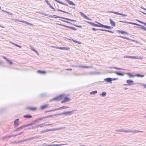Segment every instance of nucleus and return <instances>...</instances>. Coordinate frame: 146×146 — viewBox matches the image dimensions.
<instances>
[{
    "label": "nucleus",
    "mask_w": 146,
    "mask_h": 146,
    "mask_svg": "<svg viewBox=\"0 0 146 146\" xmlns=\"http://www.w3.org/2000/svg\"><path fill=\"white\" fill-rule=\"evenodd\" d=\"M106 94V92H103L101 94H100V95L102 96V97H105Z\"/></svg>",
    "instance_id": "29"
},
{
    "label": "nucleus",
    "mask_w": 146,
    "mask_h": 146,
    "mask_svg": "<svg viewBox=\"0 0 146 146\" xmlns=\"http://www.w3.org/2000/svg\"><path fill=\"white\" fill-rule=\"evenodd\" d=\"M51 129H46V130H45L44 131H42V132H48L49 131H51Z\"/></svg>",
    "instance_id": "40"
},
{
    "label": "nucleus",
    "mask_w": 146,
    "mask_h": 146,
    "mask_svg": "<svg viewBox=\"0 0 146 146\" xmlns=\"http://www.w3.org/2000/svg\"><path fill=\"white\" fill-rule=\"evenodd\" d=\"M32 50L34 51L36 53V54H37L38 55V53L36 50L35 49H34V48H32Z\"/></svg>",
    "instance_id": "38"
},
{
    "label": "nucleus",
    "mask_w": 146,
    "mask_h": 146,
    "mask_svg": "<svg viewBox=\"0 0 146 146\" xmlns=\"http://www.w3.org/2000/svg\"><path fill=\"white\" fill-rule=\"evenodd\" d=\"M93 26L98 27V24H96L93 23Z\"/></svg>",
    "instance_id": "63"
},
{
    "label": "nucleus",
    "mask_w": 146,
    "mask_h": 146,
    "mask_svg": "<svg viewBox=\"0 0 146 146\" xmlns=\"http://www.w3.org/2000/svg\"><path fill=\"white\" fill-rule=\"evenodd\" d=\"M79 68H89V66H79Z\"/></svg>",
    "instance_id": "37"
},
{
    "label": "nucleus",
    "mask_w": 146,
    "mask_h": 146,
    "mask_svg": "<svg viewBox=\"0 0 146 146\" xmlns=\"http://www.w3.org/2000/svg\"><path fill=\"white\" fill-rule=\"evenodd\" d=\"M98 24V27L102 28H104V25L97 22H96Z\"/></svg>",
    "instance_id": "19"
},
{
    "label": "nucleus",
    "mask_w": 146,
    "mask_h": 146,
    "mask_svg": "<svg viewBox=\"0 0 146 146\" xmlns=\"http://www.w3.org/2000/svg\"><path fill=\"white\" fill-rule=\"evenodd\" d=\"M85 21L86 22H87V23H88V24H89L90 25L93 26V23L91 22H89V21Z\"/></svg>",
    "instance_id": "45"
},
{
    "label": "nucleus",
    "mask_w": 146,
    "mask_h": 146,
    "mask_svg": "<svg viewBox=\"0 0 146 146\" xmlns=\"http://www.w3.org/2000/svg\"><path fill=\"white\" fill-rule=\"evenodd\" d=\"M127 74L128 75V76H129L130 78L134 77L135 76V75H132L129 73L128 74Z\"/></svg>",
    "instance_id": "52"
},
{
    "label": "nucleus",
    "mask_w": 146,
    "mask_h": 146,
    "mask_svg": "<svg viewBox=\"0 0 146 146\" xmlns=\"http://www.w3.org/2000/svg\"><path fill=\"white\" fill-rule=\"evenodd\" d=\"M23 127L22 126H21L19 127L18 128H16L15 130V131H17L19 130L20 129H21L22 128H23Z\"/></svg>",
    "instance_id": "39"
},
{
    "label": "nucleus",
    "mask_w": 146,
    "mask_h": 146,
    "mask_svg": "<svg viewBox=\"0 0 146 146\" xmlns=\"http://www.w3.org/2000/svg\"><path fill=\"white\" fill-rule=\"evenodd\" d=\"M135 76H136L137 77H143L144 76V75L140 74H136L135 75Z\"/></svg>",
    "instance_id": "22"
},
{
    "label": "nucleus",
    "mask_w": 146,
    "mask_h": 146,
    "mask_svg": "<svg viewBox=\"0 0 146 146\" xmlns=\"http://www.w3.org/2000/svg\"><path fill=\"white\" fill-rule=\"evenodd\" d=\"M6 138H7V136H3V137L2 139H3V140H4L5 139H6Z\"/></svg>",
    "instance_id": "62"
},
{
    "label": "nucleus",
    "mask_w": 146,
    "mask_h": 146,
    "mask_svg": "<svg viewBox=\"0 0 146 146\" xmlns=\"http://www.w3.org/2000/svg\"><path fill=\"white\" fill-rule=\"evenodd\" d=\"M36 121H37L36 120H34V121H33L32 122V123L33 124H35Z\"/></svg>",
    "instance_id": "59"
},
{
    "label": "nucleus",
    "mask_w": 146,
    "mask_h": 146,
    "mask_svg": "<svg viewBox=\"0 0 146 146\" xmlns=\"http://www.w3.org/2000/svg\"><path fill=\"white\" fill-rule=\"evenodd\" d=\"M90 74L92 75L101 74H102V73L100 72H91Z\"/></svg>",
    "instance_id": "14"
},
{
    "label": "nucleus",
    "mask_w": 146,
    "mask_h": 146,
    "mask_svg": "<svg viewBox=\"0 0 146 146\" xmlns=\"http://www.w3.org/2000/svg\"><path fill=\"white\" fill-rule=\"evenodd\" d=\"M48 106V104H46L41 106L40 107V109L41 110H43L46 108Z\"/></svg>",
    "instance_id": "16"
},
{
    "label": "nucleus",
    "mask_w": 146,
    "mask_h": 146,
    "mask_svg": "<svg viewBox=\"0 0 146 146\" xmlns=\"http://www.w3.org/2000/svg\"><path fill=\"white\" fill-rule=\"evenodd\" d=\"M111 78H106L104 79V80L108 82V83H112L111 81Z\"/></svg>",
    "instance_id": "12"
},
{
    "label": "nucleus",
    "mask_w": 146,
    "mask_h": 146,
    "mask_svg": "<svg viewBox=\"0 0 146 146\" xmlns=\"http://www.w3.org/2000/svg\"><path fill=\"white\" fill-rule=\"evenodd\" d=\"M64 144H54V145H46L45 146H60L64 145Z\"/></svg>",
    "instance_id": "26"
},
{
    "label": "nucleus",
    "mask_w": 146,
    "mask_h": 146,
    "mask_svg": "<svg viewBox=\"0 0 146 146\" xmlns=\"http://www.w3.org/2000/svg\"><path fill=\"white\" fill-rule=\"evenodd\" d=\"M135 56H124V58H132L133 59H135Z\"/></svg>",
    "instance_id": "18"
},
{
    "label": "nucleus",
    "mask_w": 146,
    "mask_h": 146,
    "mask_svg": "<svg viewBox=\"0 0 146 146\" xmlns=\"http://www.w3.org/2000/svg\"><path fill=\"white\" fill-rule=\"evenodd\" d=\"M61 21H62L64 22H65V23H70V24H71L72 25H74L75 26H76V27H78L81 28L82 27L81 26H79V25H75L74 24H73L72 23H70L69 22H68V21H65V20H61Z\"/></svg>",
    "instance_id": "8"
},
{
    "label": "nucleus",
    "mask_w": 146,
    "mask_h": 146,
    "mask_svg": "<svg viewBox=\"0 0 146 146\" xmlns=\"http://www.w3.org/2000/svg\"><path fill=\"white\" fill-rule=\"evenodd\" d=\"M57 48L61 50H68L70 49V48L69 47H57Z\"/></svg>",
    "instance_id": "13"
},
{
    "label": "nucleus",
    "mask_w": 146,
    "mask_h": 146,
    "mask_svg": "<svg viewBox=\"0 0 146 146\" xmlns=\"http://www.w3.org/2000/svg\"><path fill=\"white\" fill-rule=\"evenodd\" d=\"M72 40L73 42L78 43L79 44H81V42L74 40L73 39H72Z\"/></svg>",
    "instance_id": "31"
},
{
    "label": "nucleus",
    "mask_w": 146,
    "mask_h": 146,
    "mask_svg": "<svg viewBox=\"0 0 146 146\" xmlns=\"http://www.w3.org/2000/svg\"><path fill=\"white\" fill-rule=\"evenodd\" d=\"M37 72L40 74H45L46 73V72L44 71H41L39 70L37 71Z\"/></svg>",
    "instance_id": "30"
},
{
    "label": "nucleus",
    "mask_w": 146,
    "mask_h": 146,
    "mask_svg": "<svg viewBox=\"0 0 146 146\" xmlns=\"http://www.w3.org/2000/svg\"><path fill=\"white\" fill-rule=\"evenodd\" d=\"M60 25L61 26H63L64 27H66V28H68L70 29V27H71L70 26H66V25Z\"/></svg>",
    "instance_id": "43"
},
{
    "label": "nucleus",
    "mask_w": 146,
    "mask_h": 146,
    "mask_svg": "<svg viewBox=\"0 0 146 146\" xmlns=\"http://www.w3.org/2000/svg\"><path fill=\"white\" fill-rule=\"evenodd\" d=\"M126 82L128 86H131L134 84V82L131 80H126Z\"/></svg>",
    "instance_id": "5"
},
{
    "label": "nucleus",
    "mask_w": 146,
    "mask_h": 146,
    "mask_svg": "<svg viewBox=\"0 0 146 146\" xmlns=\"http://www.w3.org/2000/svg\"><path fill=\"white\" fill-rule=\"evenodd\" d=\"M99 30L100 31H102L108 32H109V33H113V32L112 31H111L108 30H106V29H99Z\"/></svg>",
    "instance_id": "24"
},
{
    "label": "nucleus",
    "mask_w": 146,
    "mask_h": 146,
    "mask_svg": "<svg viewBox=\"0 0 146 146\" xmlns=\"http://www.w3.org/2000/svg\"><path fill=\"white\" fill-rule=\"evenodd\" d=\"M70 29H72V30H75V31H76V29L74 27H70Z\"/></svg>",
    "instance_id": "58"
},
{
    "label": "nucleus",
    "mask_w": 146,
    "mask_h": 146,
    "mask_svg": "<svg viewBox=\"0 0 146 146\" xmlns=\"http://www.w3.org/2000/svg\"><path fill=\"white\" fill-rule=\"evenodd\" d=\"M40 137V136H35V137H32V139H36V138H39V137Z\"/></svg>",
    "instance_id": "53"
},
{
    "label": "nucleus",
    "mask_w": 146,
    "mask_h": 146,
    "mask_svg": "<svg viewBox=\"0 0 146 146\" xmlns=\"http://www.w3.org/2000/svg\"><path fill=\"white\" fill-rule=\"evenodd\" d=\"M25 24H27V25H31V26H33V25L31 23H28V22H27L26 21V22H25Z\"/></svg>",
    "instance_id": "55"
},
{
    "label": "nucleus",
    "mask_w": 146,
    "mask_h": 146,
    "mask_svg": "<svg viewBox=\"0 0 146 146\" xmlns=\"http://www.w3.org/2000/svg\"><path fill=\"white\" fill-rule=\"evenodd\" d=\"M19 119H15L14 121V124L15 126H17L19 125Z\"/></svg>",
    "instance_id": "11"
},
{
    "label": "nucleus",
    "mask_w": 146,
    "mask_h": 146,
    "mask_svg": "<svg viewBox=\"0 0 146 146\" xmlns=\"http://www.w3.org/2000/svg\"><path fill=\"white\" fill-rule=\"evenodd\" d=\"M120 22H121L125 23H127L128 24H132V25H133V23H132V22H126L123 21H120Z\"/></svg>",
    "instance_id": "49"
},
{
    "label": "nucleus",
    "mask_w": 146,
    "mask_h": 146,
    "mask_svg": "<svg viewBox=\"0 0 146 146\" xmlns=\"http://www.w3.org/2000/svg\"><path fill=\"white\" fill-rule=\"evenodd\" d=\"M117 32L120 33L122 34H124V31H123L117 30Z\"/></svg>",
    "instance_id": "44"
},
{
    "label": "nucleus",
    "mask_w": 146,
    "mask_h": 146,
    "mask_svg": "<svg viewBox=\"0 0 146 146\" xmlns=\"http://www.w3.org/2000/svg\"><path fill=\"white\" fill-rule=\"evenodd\" d=\"M53 116V115H48V116H47L45 117H43V118H44V119H45V118H48L49 117H52Z\"/></svg>",
    "instance_id": "48"
},
{
    "label": "nucleus",
    "mask_w": 146,
    "mask_h": 146,
    "mask_svg": "<svg viewBox=\"0 0 146 146\" xmlns=\"http://www.w3.org/2000/svg\"><path fill=\"white\" fill-rule=\"evenodd\" d=\"M136 20L137 21H138L139 23H141V24H143V22L141 21H139V20H137V19H136Z\"/></svg>",
    "instance_id": "64"
},
{
    "label": "nucleus",
    "mask_w": 146,
    "mask_h": 146,
    "mask_svg": "<svg viewBox=\"0 0 146 146\" xmlns=\"http://www.w3.org/2000/svg\"><path fill=\"white\" fill-rule=\"evenodd\" d=\"M44 119V118H43V117H40L39 118H37L36 119V120L37 121H38V120H41L43 119Z\"/></svg>",
    "instance_id": "42"
},
{
    "label": "nucleus",
    "mask_w": 146,
    "mask_h": 146,
    "mask_svg": "<svg viewBox=\"0 0 146 146\" xmlns=\"http://www.w3.org/2000/svg\"><path fill=\"white\" fill-rule=\"evenodd\" d=\"M63 95L62 94H61L58 96H57L55 98H52L50 100V102H51L53 100L56 101H58L59 100V98H61L62 97Z\"/></svg>",
    "instance_id": "2"
},
{
    "label": "nucleus",
    "mask_w": 146,
    "mask_h": 146,
    "mask_svg": "<svg viewBox=\"0 0 146 146\" xmlns=\"http://www.w3.org/2000/svg\"><path fill=\"white\" fill-rule=\"evenodd\" d=\"M111 81L112 80H117L118 79L116 78H111Z\"/></svg>",
    "instance_id": "60"
},
{
    "label": "nucleus",
    "mask_w": 146,
    "mask_h": 146,
    "mask_svg": "<svg viewBox=\"0 0 146 146\" xmlns=\"http://www.w3.org/2000/svg\"><path fill=\"white\" fill-rule=\"evenodd\" d=\"M74 111V110H73L72 111H68L67 112H62L61 113H58L55 114L54 115V116H57L58 115H70L72 114V112Z\"/></svg>",
    "instance_id": "1"
},
{
    "label": "nucleus",
    "mask_w": 146,
    "mask_h": 146,
    "mask_svg": "<svg viewBox=\"0 0 146 146\" xmlns=\"http://www.w3.org/2000/svg\"><path fill=\"white\" fill-rule=\"evenodd\" d=\"M129 131H130V130H129L123 129V132H125V133H129Z\"/></svg>",
    "instance_id": "47"
},
{
    "label": "nucleus",
    "mask_w": 146,
    "mask_h": 146,
    "mask_svg": "<svg viewBox=\"0 0 146 146\" xmlns=\"http://www.w3.org/2000/svg\"><path fill=\"white\" fill-rule=\"evenodd\" d=\"M53 15L55 16V17H54V18H62V19H66L67 20L70 21H75V22L76 21L75 20L71 19H69L68 18H65V17H60L59 16H57L56 15Z\"/></svg>",
    "instance_id": "3"
},
{
    "label": "nucleus",
    "mask_w": 146,
    "mask_h": 146,
    "mask_svg": "<svg viewBox=\"0 0 146 146\" xmlns=\"http://www.w3.org/2000/svg\"><path fill=\"white\" fill-rule=\"evenodd\" d=\"M2 57L3 59H5V60L7 61H9V60L7 59L4 56H3Z\"/></svg>",
    "instance_id": "54"
},
{
    "label": "nucleus",
    "mask_w": 146,
    "mask_h": 146,
    "mask_svg": "<svg viewBox=\"0 0 146 146\" xmlns=\"http://www.w3.org/2000/svg\"><path fill=\"white\" fill-rule=\"evenodd\" d=\"M80 13L82 17H83L85 19H87V20H89L90 21L92 20L91 19H89L83 13L81 12H80Z\"/></svg>",
    "instance_id": "6"
},
{
    "label": "nucleus",
    "mask_w": 146,
    "mask_h": 146,
    "mask_svg": "<svg viewBox=\"0 0 146 146\" xmlns=\"http://www.w3.org/2000/svg\"><path fill=\"white\" fill-rule=\"evenodd\" d=\"M69 108V107H68V106H63L60 107L61 110H62V109H66Z\"/></svg>",
    "instance_id": "36"
},
{
    "label": "nucleus",
    "mask_w": 146,
    "mask_h": 146,
    "mask_svg": "<svg viewBox=\"0 0 146 146\" xmlns=\"http://www.w3.org/2000/svg\"><path fill=\"white\" fill-rule=\"evenodd\" d=\"M45 2L49 6V7L51 8V9H53V7L51 5V4L47 0H45Z\"/></svg>",
    "instance_id": "21"
},
{
    "label": "nucleus",
    "mask_w": 146,
    "mask_h": 146,
    "mask_svg": "<svg viewBox=\"0 0 146 146\" xmlns=\"http://www.w3.org/2000/svg\"><path fill=\"white\" fill-rule=\"evenodd\" d=\"M108 13H112L117 15H122L123 16H127L126 15L122 13H119L115 11H108Z\"/></svg>",
    "instance_id": "4"
},
{
    "label": "nucleus",
    "mask_w": 146,
    "mask_h": 146,
    "mask_svg": "<svg viewBox=\"0 0 146 146\" xmlns=\"http://www.w3.org/2000/svg\"><path fill=\"white\" fill-rule=\"evenodd\" d=\"M97 91L96 90H95L90 92V94L91 95L93 94H96L97 93Z\"/></svg>",
    "instance_id": "35"
},
{
    "label": "nucleus",
    "mask_w": 146,
    "mask_h": 146,
    "mask_svg": "<svg viewBox=\"0 0 146 146\" xmlns=\"http://www.w3.org/2000/svg\"><path fill=\"white\" fill-rule=\"evenodd\" d=\"M37 127H38L37 125H36L35 126H32L31 128L34 129L35 128H36Z\"/></svg>",
    "instance_id": "61"
},
{
    "label": "nucleus",
    "mask_w": 146,
    "mask_h": 146,
    "mask_svg": "<svg viewBox=\"0 0 146 146\" xmlns=\"http://www.w3.org/2000/svg\"><path fill=\"white\" fill-rule=\"evenodd\" d=\"M104 28L107 29H111L112 28V27H111L110 26L104 25Z\"/></svg>",
    "instance_id": "28"
},
{
    "label": "nucleus",
    "mask_w": 146,
    "mask_h": 146,
    "mask_svg": "<svg viewBox=\"0 0 146 146\" xmlns=\"http://www.w3.org/2000/svg\"><path fill=\"white\" fill-rule=\"evenodd\" d=\"M45 126V123L40 124L37 125L38 127H41Z\"/></svg>",
    "instance_id": "27"
},
{
    "label": "nucleus",
    "mask_w": 146,
    "mask_h": 146,
    "mask_svg": "<svg viewBox=\"0 0 146 146\" xmlns=\"http://www.w3.org/2000/svg\"><path fill=\"white\" fill-rule=\"evenodd\" d=\"M143 58V57L141 56H135V59H142Z\"/></svg>",
    "instance_id": "41"
},
{
    "label": "nucleus",
    "mask_w": 146,
    "mask_h": 146,
    "mask_svg": "<svg viewBox=\"0 0 146 146\" xmlns=\"http://www.w3.org/2000/svg\"><path fill=\"white\" fill-rule=\"evenodd\" d=\"M58 11H60L61 12H63V13H67L68 14H71L70 13H69L67 12H66L65 11H63L62 10H60V9H58V10H57Z\"/></svg>",
    "instance_id": "33"
},
{
    "label": "nucleus",
    "mask_w": 146,
    "mask_h": 146,
    "mask_svg": "<svg viewBox=\"0 0 146 146\" xmlns=\"http://www.w3.org/2000/svg\"><path fill=\"white\" fill-rule=\"evenodd\" d=\"M14 45H15L16 46L18 47L19 48H22V46H21L17 44H14Z\"/></svg>",
    "instance_id": "57"
},
{
    "label": "nucleus",
    "mask_w": 146,
    "mask_h": 146,
    "mask_svg": "<svg viewBox=\"0 0 146 146\" xmlns=\"http://www.w3.org/2000/svg\"><path fill=\"white\" fill-rule=\"evenodd\" d=\"M70 5H73L75 6V4H74L72 1H70L69 0H65Z\"/></svg>",
    "instance_id": "17"
},
{
    "label": "nucleus",
    "mask_w": 146,
    "mask_h": 146,
    "mask_svg": "<svg viewBox=\"0 0 146 146\" xmlns=\"http://www.w3.org/2000/svg\"><path fill=\"white\" fill-rule=\"evenodd\" d=\"M64 100L65 102H66L69 101L70 100V98H68V97H66L64 98Z\"/></svg>",
    "instance_id": "32"
},
{
    "label": "nucleus",
    "mask_w": 146,
    "mask_h": 146,
    "mask_svg": "<svg viewBox=\"0 0 146 146\" xmlns=\"http://www.w3.org/2000/svg\"><path fill=\"white\" fill-rule=\"evenodd\" d=\"M85 21L86 22H87V23H88V24H89L90 25L93 26V23L91 22H89V21Z\"/></svg>",
    "instance_id": "46"
},
{
    "label": "nucleus",
    "mask_w": 146,
    "mask_h": 146,
    "mask_svg": "<svg viewBox=\"0 0 146 146\" xmlns=\"http://www.w3.org/2000/svg\"><path fill=\"white\" fill-rule=\"evenodd\" d=\"M109 73H115V74H117V75H118V76H124V74H123L121 73H119V72H109Z\"/></svg>",
    "instance_id": "7"
},
{
    "label": "nucleus",
    "mask_w": 146,
    "mask_h": 146,
    "mask_svg": "<svg viewBox=\"0 0 146 146\" xmlns=\"http://www.w3.org/2000/svg\"><path fill=\"white\" fill-rule=\"evenodd\" d=\"M139 25H138V26H139V27H138V28H140V29H143V28H145V27L143 25H141L139 24ZM134 27H135V26Z\"/></svg>",
    "instance_id": "34"
},
{
    "label": "nucleus",
    "mask_w": 146,
    "mask_h": 146,
    "mask_svg": "<svg viewBox=\"0 0 146 146\" xmlns=\"http://www.w3.org/2000/svg\"><path fill=\"white\" fill-rule=\"evenodd\" d=\"M23 117H24L25 118H30L32 117V116L31 115H30L29 114H27L24 115L23 116Z\"/></svg>",
    "instance_id": "20"
},
{
    "label": "nucleus",
    "mask_w": 146,
    "mask_h": 146,
    "mask_svg": "<svg viewBox=\"0 0 146 146\" xmlns=\"http://www.w3.org/2000/svg\"><path fill=\"white\" fill-rule=\"evenodd\" d=\"M3 11L4 12H5V13H7L8 14H9V15H12V13H11L9 12H8L7 11H3Z\"/></svg>",
    "instance_id": "50"
},
{
    "label": "nucleus",
    "mask_w": 146,
    "mask_h": 146,
    "mask_svg": "<svg viewBox=\"0 0 146 146\" xmlns=\"http://www.w3.org/2000/svg\"><path fill=\"white\" fill-rule=\"evenodd\" d=\"M65 128V127H60L58 128H53L52 129H51L52 131H54L56 130H60L61 129H64Z\"/></svg>",
    "instance_id": "9"
},
{
    "label": "nucleus",
    "mask_w": 146,
    "mask_h": 146,
    "mask_svg": "<svg viewBox=\"0 0 146 146\" xmlns=\"http://www.w3.org/2000/svg\"><path fill=\"white\" fill-rule=\"evenodd\" d=\"M3 11L4 12H5V13H7L8 14H9V15H12V13H11L9 12H8L7 11H3Z\"/></svg>",
    "instance_id": "51"
},
{
    "label": "nucleus",
    "mask_w": 146,
    "mask_h": 146,
    "mask_svg": "<svg viewBox=\"0 0 146 146\" xmlns=\"http://www.w3.org/2000/svg\"><path fill=\"white\" fill-rule=\"evenodd\" d=\"M115 131H118V132H123V129H119V130H115Z\"/></svg>",
    "instance_id": "56"
},
{
    "label": "nucleus",
    "mask_w": 146,
    "mask_h": 146,
    "mask_svg": "<svg viewBox=\"0 0 146 146\" xmlns=\"http://www.w3.org/2000/svg\"><path fill=\"white\" fill-rule=\"evenodd\" d=\"M129 132L131 133H139V132H142V131H141L139 130H134V131H132V130H130V131H129Z\"/></svg>",
    "instance_id": "23"
},
{
    "label": "nucleus",
    "mask_w": 146,
    "mask_h": 146,
    "mask_svg": "<svg viewBox=\"0 0 146 146\" xmlns=\"http://www.w3.org/2000/svg\"><path fill=\"white\" fill-rule=\"evenodd\" d=\"M27 109L29 110H32V111H35L37 109V108L36 107H27Z\"/></svg>",
    "instance_id": "10"
},
{
    "label": "nucleus",
    "mask_w": 146,
    "mask_h": 146,
    "mask_svg": "<svg viewBox=\"0 0 146 146\" xmlns=\"http://www.w3.org/2000/svg\"><path fill=\"white\" fill-rule=\"evenodd\" d=\"M110 23L111 25L113 26H115V23L112 19H110Z\"/></svg>",
    "instance_id": "15"
},
{
    "label": "nucleus",
    "mask_w": 146,
    "mask_h": 146,
    "mask_svg": "<svg viewBox=\"0 0 146 146\" xmlns=\"http://www.w3.org/2000/svg\"><path fill=\"white\" fill-rule=\"evenodd\" d=\"M47 96V94L46 93H44L40 94V96L41 97H46Z\"/></svg>",
    "instance_id": "25"
}]
</instances>
